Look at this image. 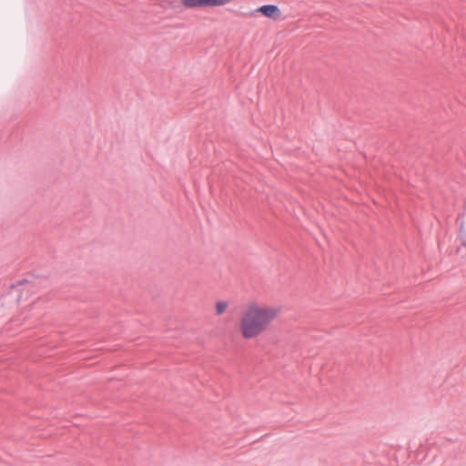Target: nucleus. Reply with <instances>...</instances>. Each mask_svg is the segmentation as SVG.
Returning <instances> with one entry per match:
<instances>
[{
	"instance_id": "obj_1",
	"label": "nucleus",
	"mask_w": 466,
	"mask_h": 466,
	"mask_svg": "<svg viewBox=\"0 0 466 466\" xmlns=\"http://www.w3.org/2000/svg\"><path fill=\"white\" fill-rule=\"evenodd\" d=\"M279 312V309L276 307L260 306L255 302L248 304L239 323L242 337L250 339L259 336L268 328Z\"/></svg>"
},
{
	"instance_id": "obj_5",
	"label": "nucleus",
	"mask_w": 466,
	"mask_h": 466,
	"mask_svg": "<svg viewBox=\"0 0 466 466\" xmlns=\"http://www.w3.org/2000/svg\"><path fill=\"white\" fill-rule=\"evenodd\" d=\"M23 283H28V281L26 279H24V280H21L17 283V285H15V284H12V288H15V287H17V286H20L22 285Z\"/></svg>"
},
{
	"instance_id": "obj_4",
	"label": "nucleus",
	"mask_w": 466,
	"mask_h": 466,
	"mask_svg": "<svg viewBox=\"0 0 466 466\" xmlns=\"http://www.w3.org/2000/svg\"><path fill=\"white\" fill-rule=\"evenodd\" d=\"M228 308V302L227 301H223V300H219L216 303V311H217V314L218 315H221L222 313H224L226 311Z\"/></svg>"
},
{
	"instance_id": "obj_2",
	"label": "nucleus",
	"mask_w": 466,
	"mask_h": 466,
	"mask_svg": "<svg viewBox=\"0 0 466 466\" xmlns=\"http://www.w3.org/2000/svg\"><path fill=\"white\" fill-rule=\"evenodd\" d=\"M231 0H181L185 8L220 6L228 4Z\"/></svg>"
},
{
	"instance_id": "obj_3",
	"label": "nucleus",
	"mask_w": 466,
	"mask_h": 466,
	"mask_svg": "<svg viewBox=\"0 0 466 466\" xmlns=\"http://www.w3.org/2000/svg\"><path fill=\"white\" fill-rule=\"evenodd\" d=\"M258 12H260L263 15L268 18L277 20L281 15V11L277 5L267 4L259 6Z\"/></svg>"
}]
</instances>
